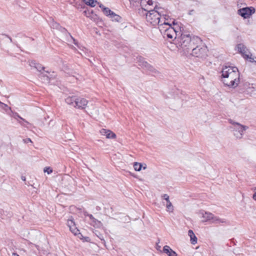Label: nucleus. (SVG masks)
Segmentation results:
<instances>
[{
  "label": "nucleus",
  "instance_id": "nucleus-1",
  "mask_svg": "<svg viewBox=\"0 0 256 256\" xmlns=\"http://www.w3.org/2000/svg\"><path fill=\"white\" fill-rule=\"evenodd\" d=\"M222 78L223 83L230 88L237 87L240 83V73L235 66H224L222 70Z\"/></svg>",
  "mask_w": 256,
  "mask_h": 256
},
{
  "label": "nucleus",
  "instance_id": "nucleus-2",
  "mask_svg": "<svg viewBox=\"0 0 256 256\" xmlns=\"http://www.w3.org/2000/svg\"><path fill=\"white\" fill-rule=\"evenodd\" d=\"M178 48L184 53H189L196 44H202V40L198 36L192 38L190 34H182L178 39Z\"/></svg>",
  "mask_w": 256,
  "mask_h": 256
},
{
  "label": "nucleus",
  "instance_id": "nucleus-3",
  "mask_svg": "<svg viewBox=\"0 0 256 256\" xmlns=\"http://www.w3.org/2000/svg\"><path fill=\"white\" fill-rule=\"evenodd\" d=\"M159 28L161 33L164 34V37H166L172 40L176 38L178 31H177L176 28L172 26L170 22L168 21L161 24Z\"/></svg>",
  "mask_w": 256,
  "mask_h": 256
},
{
  "label": "nucleus",
  "instance_id": "nucleus-4",
  "mask_svg": "<svg viewBox=\"0 0 256 256\" xmlns=\"http://www.w3.org/2000/svg\"><path fill=\"white\" fill-rule=\"evenodd\" d=\"M198 214L202 219V222H210L212 223L216 224L226 222V220L216 216L212 213L204 210H200L198 212Z\"/></svg>",
  "mask_w": 256,
  "mask_h": 256
},
{
  "label": "nucleus",
  "instance_id": "nucleus-5",
  "mask_svg": "<svg viewBox=\"0 0 256 256\" xmlns=\"http://www.w3.org/2000/svg\"><path fill=\"white\" fill-rule=\"evenodd\" d=\"M144 10L148 12L146 14L147 22L153 26L159 24L160 26L161 24H160L161 20L160 12L155 10H148V8H144Z\"/></svg>",
  "mask_w": 256,
  "mask_h": 256
},
{
  "label": "nucleus",
  "instance_id": "nucleus-6",
  "mask_svg": "<svg viewBox=\"0 0 256 256\" xmlns=\"http://www.w3.org/2000/svg\"><path fill=\"white\" fill-rule=\"evenodd\" d=\"M207 48L202 42V44H196L191 49V54L196 57L204 58L206 56Z\"/></svg>",
  "mask_w": 256,
  "mask_h": 256
},
{
  "label": "nucleus",
  "instance_id": "nucleus-7",
  "mask_svg": "<svg viewBox=\"0 0 256 256\" xmlns=\"http://www.w3.org/2000/svg\"><path fill=\"white\" fill-rule=\"evenodd\" d=\"M230 122L233 126L234 136L238 138H241L244 135V132L248 128V127L232 120H230Z\"/></svg>",
  "mask_w": 256,
  "mask_h": 256
},
{
  "label": "nucleus",
  "instance_id": "nucleus-8",
  "mask_svg": "<svg viewBox=\"0 0 256 256\" xmlns=\"http://www.w3.org/2000/svg\"><path fill=\"white\" fill-rule=\"evenodd\" d=\"M236 50L240 53L245 59H248L250 62H254V58H252V54L248 51L246 46L242 44H239L236 46Z\"/></svg>",
  "mask_w": 256,
  "mask_h": 256
},
{
  "label": "nucleus",
  "instance_id": "nucleus-9",
  "mask_svg": "<svg viewBox=\"0 0 256 256\" xmlns=\"http://www.w3.org/2000/svg\"><path fill=\"white\" fill-rule=\"evenodd\" d=\"M255 12V9L253 7H246L240 8L238 10V14L244 18H248Z\"/></svg>",
  "mask_w": 256,
  "mask_h": 256
},
{
  "label": "nucleus",
  "instance_id": "nucleus-10",
  "mask_svg": "<svg viewBox=\"0 0 256 256\" xmlns=\"http://www.w3.org/2000/svg\"><path fill=\"white\" fill-rule=\"evenodd\" d=\"M136 59L137 62L138 63V65L142 68L150 71L153 70V67L146 62L144 58L142 56H138L136 58Z\"/></svg>",
  "mask_w": 256,
  "mask_h": 256
},
{
  "label": "nucleus",
  "instance_id": "nucleus-11",
  "mask_svg": "<svg viewBox=\"0 0 256 256\" xmlns=\"http://www.w3.org/2000/svg\"><path fill=\"white\" fill-rule=\"evenodd\" d=\"M88 103V101L86 99L82 98L77 97L76 104H74V108L80 109H84L87 106Z\"/></svg>",
  "mask_w": 256,
  "mask_h": 256
},
{
  "label": "nucleus",
  "instance_id": "nucleus-12",
  "mask_svg": "<svg viewBox=\"0 0 256 256\" xmlns=\"http://www.w3.org/2000/svg\"><path fill=\"white\" fill-rule=\"evenodd\" d=\"M100 133L102 136H105L108 138H115L116 134L110 130L102 128L100 130Z\"/></svg>",
  "mask_w": 256,
  "mask_h": 256
},
{
  "label": "nucleus",
  "instance_id": "nucleus-13",
  "mask_svg": "<svg viewBox=\"0 0 256 256\" xmlns=\"http://www.w3.org/2000/svg\"><path fill=\"white\" fill-rule=\"evenodd\" d=\"M90 220H91V222H90V224L94 226V227H96V228H100L102 226V222L96 219L93 216L92 214H88V215Z\"/></svg>",
  "mask_w": 256,
  "mask_h": 256
},
{
  "label": "nucleus",
  "instance_id": "nucleus-14",
  "mask_svg": "<svg viewBox=\"0 0 256 256\" xmlns=\"http://www.w3.org/2000/svg\"><path fill=\"white\" fill-rule=\"evenodd\" d=\"M163 251L168 256H177L176 253L168 246H164Z\"/></svg>",
  "mask_w": 256,
  "mask_h": 256
},
{
  "label": "nucleus",
  "instance_id": "nucleus-15",
  "mask_svg": "<svg viewBox=\"0 0 256 256\" xmlns=\"http://www.w3.org/2000/svg\"><path fill=\"white\" fill-rule=\"evenodd\" d=\"M77 97L76 96H68L65 99L66 102L69 105L74 107Z\"/></svg>",
  "mask_w": 256,
  "mask_h": 256
},
{
  "label": "nucleus",
  "instance_id": "nucleus-16",
  "mask_svg": "<svg viewBox=\"0 0 256 256\" xmlns=\"http://www.w3.org/2000/svg\"><path fill=\"white\" fill-rule=\"evenodd\" d=\"M188 236L190 238V240L192 244H196L198 239L192 230H190L188 231Z\"/></svg>",
  "mask_w": 256,
  "mask_h": 256
},
{
  "label": "nucleus",
  "instance_id": "nucleus-17",
  "mask_svg": "<svg viewBox=\"0 0 256 256\" xmlns=\"http://www.w3.org/2000/svg\"><path fill=\"white\" fill-rule=\"evenodd\" d=\"M160 20L161 22L160 24H162L164 22L168 21L170 22L171 24H172L174 25L175 24L174 20L173 19L170 18L169 16L166 15H163L162 16H160Z\"/></svg>",
  "mask_w": 256,
  "mask_h": 256
},
{
  "label": "nucleus",
  "instance_id": "nucleus-18",
  "mask_svg": "<svg viewBox=\"0 0 256 256\" xmlns=\"http://www.w3.org/2000/svg\"><path fill=\"white\" fill-rule=\"evenodd\" d=\"M244 89L247 92L248 94H251L254 91V87L253 86L252 84H250L249 83H246L244 84Z\"/></svg>",
  "mask_w": 256,
  "mask_h": 256
},
{
  "label": "nucleus",
  "instance_id": "nucleus-19",
  "mask_svg": "<svg viewBox=\"0 0 256 256\" xmlns=\"http://www.w3.org/2000/svg\"><path fill=\"white\" fill-rule=\"evenodd\" d=\"M30 66L34 67L39 72H41L44 68L41 64H36L35 62H31Z\"/></svg>",
  "mask_w": 256,
  "mask_h": 256
},
{
  "label": "nucleus",
  "instance_id": "nucleus-20",
  "mask_svg": "<svg viewBox=\"0 0 256 256\" xmlns=\"http://www.w3.org/2000/svg\"><path fill=\"white\" fill-rule=\"evenodd\" d=\"M154 1L152 0H148L146 2L147 4L145 6L146 8L142 7V8L144 9V8H148V10H152L151 8H149L148 7L152 6L154 4ZM144 2L142 1L141 3H140L142 6H144Z\"/></svg>",
  "mask_w": 256,
  "mask_h": 256
},
{
  "label": "nucleus",
  "instance_id": "nucleus-21",
  "mask_svg": "<svg viewBox=\"0 0 256 256\" xmlns=\"http://www.w3.org/2000/svg\"><path fill=\"white\" fill-rule=\"evenodd\" d=\"M84 3L90 6L91 7H94L96 6L97 4V1L96 0H83Z\"/></svg>",
  "mask_w": 256,
  "mask_h": 256
},
{
  "label": "nucleus",
  "instance_id": "nucleus-22",
  "mask_svg": "<svg viewBox=\"0 0 256 256\" xmlns=\"http://www.w3.org/2000/svg\"><path fill=\"white\" fill-rule=\"evenodd\" d=\"M102 12L105 15L108 16H110L111 14L114 12L108 8H106L102 6Z\"/></svg>",
  "mask_w": 256,
  "mask_h": 256
},
{
  "label": "nucleus",
  "instance_id": "nucleus-23",
  "mask_svg": "<svg viewBox=\"0 0 256 256\" xmlns=\"http://www.w3.org/2000/svg\"><path fill=\"white\" fill-rule=\"evenodd\" d=\"M70 232L74 234V235H78V234H80L79 232V230L76 228V224L74 225V226H72V227L70 228Z\"/></svg>",
  "mask_w": 256,
  "mask_h": 256
},
{
  "label": "nucleus",
  "instance_id": "nucleus-24",
  "mask_svg": "<svg viewBox=\"0 0 256 256\" xmlns=\"http://www.w3.org/2000/svg\"><path fill=\"white\" fill-rule=\"evenodd\" d=\"M166 210L168 212H172L174 211V206L172 205V202H170V200L166 202Z\"/></svg>",
  "mask_w": 256,
  "mask_h": 256
},
{
  "label": "nucleus",
  "instance_id": "nucleus-25",
  "mask_svg": "<svg viewBox=\"0 0 256 256\" xmlns=\"http://www.w3.org/2000/svg\"><path fill=\"white\" fill-rule=\"evenodd\" d=\"M110 18H112V20L116 22H119L121 18L120 16L116 14L114 12H113L110 16H109Z\"/></svg>",
  "mask_w": 256,
  "mask_h": 256
},
{
  "label": "nucleus",
  "instance_id": "nucleus-26",
  "mask_svg": "<svg viewBox=\"0 0 256 256\" xmlns=\"http://www.w3.org/2000/svg\"><path fill=\"white\" fill-rule=\"evenodd\" d=\"M133 166H134V169L136 171L140 170L142 167V165L140 163L137 162H134Z\"/></svg>",
  "mask_w": 256,
  "mask_h": 256
},
{
  "label": "nucleus",
  "instance_id": "nucleus-27",
  "mask_svg": "<svg viewBox=\"0 0 256 256\" xmlns=\"http://www.w3.org/2000/svg\"><path fill=\"white\" fill-rule=\"evenodd\" d=\"M74 224L75 222H74V220L72 218H70L68 220L67 225L69 228L72 227V226H74Z\"/></svg>",
  "mask_w": 256,
  "mask_h": 256
},
{
  "label": "nucleus",
  "instance_id": "nucleus-28",
  "mask_svg": "<svg viewBox=\"0 0 256 256\" xmlns=\"http://www.w3.org/2000/svg\"><path fill=\"white\" fill-rule=\"evenodd\" d=\"M44 171V172H47L48 174H50L52 172V170L50 167H46Z\"/></svg>",
  "mask_w": 256,
  "mask_h": 256
},
{
  "label": "nucleus",
  "instance_id": "nucleus-29",
  "mask_svg": "<svg viewBox=\"0 0 256 256\" xmlns=\"http://www.w3.org/2000/svg\"><path fill=\"white\" fill-rule=\"evenodd\" d=\"M162 198H163L164 200H165L166 202L170 200V197L167 194H164L162 196Z\"/></svg>",
  "mask_w": 256,
  "mask_h": 256
},
{
  "label": "nucleus",
  "instance_id": "nucleus-30",
  "mask_svg": "<svg viewBox=\"0 0 256 256\" xmlns=\"http://www.w3.org/2000/svg\"><path fill=\"white\" fill-rule=\"evenodd\" d=\"M22 141L24 144H28V142H31V143L32 142L31 139L30 138H26L24 139Z\"/></svg>",
  "mask_w": 256,
  "mask_h": 256
},
{
  "label": "nucleus",
  "instance_id": "nucleus-31",
  "mask_svg": "<svg viewBox=\"0 0 256 256\" xmlns=\"http://www.w3.org/2000/svg\"><path fill=\"white\" fill-rule=\"evenodd\" d=\"M254 190H256V187L254 188ZM252 198L256 201V192L254 194Z\"/></svg>",
  "mask_w": 256,
  "mask_h": 256
},
{
  "label": "nucleus",
  "instance_id": "nucleus-32",
  "mask_svg": "<svg viewBox=\"0 0 256 256\" xmlns=\"http://www.w3.org/2000/svg\"><path fill=\"white\" fill-rule=\"evenodd\" d=\"M18 116L24 122H26V124H28V122L27 121H26L24 119L20 117V116L18 115Z\"/></svg>",
  "mask_w": 256,
  "mask_h": 256
},
{
  "label": "nucleus",
  "instance_id": "nucleus-33",
  "mask_svg": "<svg viewBox=\"0 0 256 256\" xmlns=\"http://www.w3.org/2000/svg\"><path fill=\"white\" fill-rule=\"evenodd\" d=\"M21 179L23 180V181H25L26 180V178L25 176H22L21 177Z\"/></svg>",
  "mask_w": 256,
  "mask_h": 256
},
{
  "label": "nucleus",
  "instance_id": "nucleus-34",
  "mask_svg": "<svg viewBox=\"0 0 256 256\" xmlns=\"http://www.w3.org/2000/svg\"><path fill=\"white\" fill-rule=\"evenodd\" d=\"M130 0L132 1V2H138V3L140 0Z\"/></svg>",
  "mask_w": 256,
  "mask_h": 256
},
{
  "label": "nucleus",
  "instance_id": "nucleus-35",
  "mask_svg": "<svg viewBox=\"0 0 256 256\" xmlns=\"http://www.w3.org/2000/svg\"><path fill=\"white\" fill-rule=\"evenodd\" d=\"M13 256H20L18 254H15V253H14L12 254Z\"/></svg>",
  "mask_w": 256,
  "mask_h": 256
},
{
  "label": "nucleus",
  "instance_id": "nucleus-36",
  "mask_svg": "<svg viewBox=\"0 0 256 256\" xmlns=\"http://www.w3.org/2000/svg\"><path fill=\"white\" fill-rule=\"evenodd\" d=\"M19 122L21 125L24 126H24V124L22 122H21L19 121V122Z\"/></svg>",
  "mask_w": 256,
  "mask_h": 256
},
{
  "label": "nucleus",
  "instance_id": "nucleus-37",
  "mask_svg": "<svg viewBox=\"0 0 256 256\" xmlns=\"http://www.w3.org/2000/svg\"><path fill=\"white\" fill-rule=\"evenodd\" d=\"M194 12V10H191L189 12V14H192Z\"/></svg>",
  "mask_w": 256,
  "mask_h": 256
},
{
  "label": "nucleus",
  "instance_id": "nucleus-38",
  "mask_svg": "<svg viewBox=\"0 0 256 256\" xmlns=\"http://www.w3.org/2000/svg\"><path fill=\"white\" fill-rule=\"evenodd\" d=\"M102 6H104L102 4H100V7L102 8Z\"/></svg>",
  "mask_w": 256,
  "mask_h": 256
},
{
  "label": "nucleus",
  "instance_id": "nucleus-39",
  "mask_svg": "<svg viewBox=\"0 0 256 256\" xmlns=\"http://www.w3.org/2000/svg\"><path fill=\"white\" fill-rule=\"evenodd\" d=\"M146 168V164H144V166H143V168H144V170H145Z\"/></svg>",
  "mask_w": 256,
  "mask_h": 256
},
{
  "label": "nucleus",
  "instance_id": "nucleus-40",
  "mask_svg": "<svg viewBox=\"0 0 256 256\" xmlns=\"http://www.w3.org/2000/svg\"><path fill=\"white\" fill-rule=\"evenodd\" d=\"M67 73L69 74V75H71L72 74V72H67Z\"/></svg>",
  "mask_w": 256,
  "mask_h": 256
},
{
  "label": "nucleus",
  "instance_id": "nucleus-41",
  "mask_svg": "<svg viewBox=\"0 0 256 256\" xmlns=\"http://www.w3.org/2000/svg\"><path fill=\"white\" fill-rule=\"evenodd\" d=\"M74 43L75 44H77L76 42V40L74 39Z\"/></svg>",
  "mask_w": 256,
  "mask_h": 256
},
{
  "label": "nucleus",
  "instance_id": "nucleus-42",
  "mask_svg": "<svg viewBox=\"0 0 256 256\" xmlns=\"http://www.w3.org/2000/svg\"><path fill=\"white\" fill-rule=\"evenodd\" d=\"M100 240H103V238H102V237H100Z\"/></svg>",
  "mask_w": 256,
  "mask_h": 256
},
{
  "label": "nucleus",
  "instance_id": "nucleus-43",
  "mask_svg": "<svg viewBox=\"0 0 256 256\" xmlns=\"http://www.w3.org/2000/svg\"><path fill=\"white\" fill-rule=\"evenodd\" d=\"M56 27V26H58V24L56 23H55Z\"/></svg>",
  "mask_w": 256,
  "mask_h": 256
},
{
  "label": "nucleus",
  "instance_id": "nucleus-44",
  "mask_svg": "<svg viewBox=\"0 0 256 256\" xmlns=\"http://www.w3.org/2000/svg\"><path fill=\"white\" fill-rule=\"evenodd\" d=\"M36 247L37 248V249H38H38H39V248H38V246H36Z\"/></svg>",
  "mask_w": 256,
  "mask_h": 256
},
{
  "label": "nucleus",
  "instance_id": "nucleus-45",
  "mask_svg": "<svg viewBox=\"0 0 256 256\" xmlns=\"http://www.w3.org/2000/svg\"><path fill=\"white\" fill-rule=\"evenodd\" d=\"M0 103H1V102H0Z\"/></svg>",
  "mask_w": 256,
  "mask_h": 256
}]
</instances>
